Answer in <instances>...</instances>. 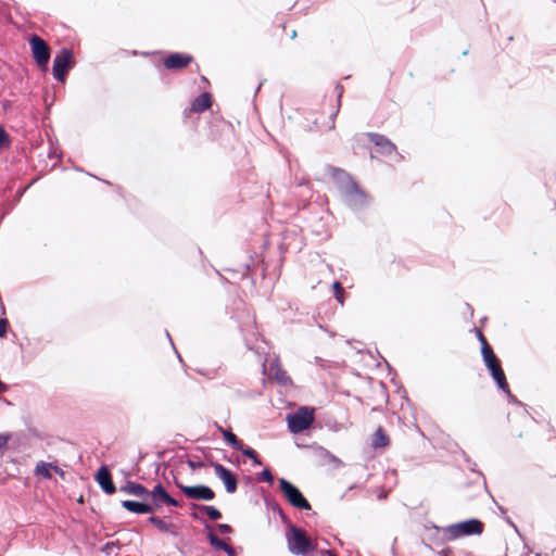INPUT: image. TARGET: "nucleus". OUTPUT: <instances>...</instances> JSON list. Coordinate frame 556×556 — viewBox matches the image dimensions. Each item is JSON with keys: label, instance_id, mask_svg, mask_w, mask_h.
Segmentation results:
<instances>
[{"label": "nucleus", "instance_id": "49", "mask_svg": "<svg viewBox=\"0 0 556 556\" xmlns=\"http://www.w3.org/2000/svg\"><path fill=\"white\" fill-rule=\"evenodd\" d=\"M261 89V85L257 86L255 92H257Z\"/></svg>", "mask_w": 556, "mask_h": 556}, {"label": "nucleus", "instance_id": "45", "mask_svg": "<svg viewBox=\"0 0 556 556\" xmlns=\"http://www.w3.org/2000/svg\"><path fill=\"white\" fill-rule=\"evenodd\" d=\"M500 513L506 514V509L503 506L497 505Z\"/></svg>", "mask_w": 556, "mask_h": 556}, {"label": "nucleus", "instance_id": "10", "mask_svg": "<svg viewBox=\"0 0 556 556\" xmlns=\"http://www.w3.org/2000/svg\"><path fill=\"white\" fill-rule=\"evenodd\" d=\"M148 497H151L152 504L155 509L162 508V506L168 505L174 507H180L181 504L179 501L174 498L165 489L162 483H156L151 491L148 493Z\"/></svg>", "mask_w": 556, "mask_h": 556}, {"label": "nucleus", "instance_id": "11", "mask_svg": "<svg viewBox=\"0 0 556 556\" xmlns=\"http://www.w3.org/2000/svg\"><path fill=\"white\" fill-rule=\"evenodd\" d=\"M215 475L223 481L227 493H235L238 489V480L233 472L219 463H211Z\"/></svg>", "mask_w": 556, "mask_h": 556}, {"label": "nucleus", "instance_id": "14", "mask_svg": "<svg viewBox=\"0 0 556 556\" xmlns=\"http://www.w3.org/2000/svg\"><path fill=\"white\" fill-rule=\"evenodd\" d=\"M367 136L370 142H372L377 147L379 153L383 155H391L392 153H397L396 146L386 136L376 132H368Z\"/></svg>", "mask_w": 556, "mask_h": 556}, {"label": "nucleus", "instance_id": "31", "mask_svg": "<svg viewBox=\"0 0 556 556\" xmlns=\"http://www.w3.org/2000/svg\"><path fill=\"white\" fill-rule=\"evenodd\" d=\"M336 92H337V99H338V108L337 110L330 115V118L333 121V117L338 114V111H339V108H340V104H341V98H342V94H343V91H344V88L341 84H337L336 85Z\"/></svg>", "mask_w": 556, "mask_h": 556}, {"label": "nucleus", "instance_id": "39", "mask_svg": "<svg viewBox=\"0 0 556 556\" xmlns=\"http://www.w3.org/2000/svg\"><path fill=\"white\" fill-rule=\"evenodd\" d=\"M505 521L511 526L517 532H518V528L517 526L515 525V522L509 518V517H505Z\"/></svg>", "mask_w": 556, "mask_h": 556}, {"label": "nucleus", "instance_id": "26", "mask_svg": "<svg viewBox=\"0 0 556 556\" xmlns=\"http://www.w3.org/2000/svg\"><path fill=\"white\" fill-rule=\"evenodd\" d=\"M238 451H240L243 456L250 458L254 466L262 465L261 458L258 457L257 453L252 447L242 445V447L239 448Z\"/></svg>", "mask_w": 556, "mask_h": 556}, {"label": "nucleus", "instance_id": "43", "mask_svg": "<svg viewBox=\"0 0 556 556\" xmlns=\"http://www.w3.org/2000/svg\"><path fill=\"white\" fill-rule=\"evenodd\" d=\"M190 516H191V518L197 519V520H198V519H201L200 515H199L197 511H192V513L190 514Z\"/></svg>", "mask_w": 556, "mask_h": 556}, {"label": "nucleus", "instance_id": "42", "mask_svg": "<svg viewBox=\"0 0 556 556\" xmlns=\"http://www.w3.org/2000/svg\"><path fill=\"white\" fill-rule=\"evenodd\" d=\"M225 553L228 555V556H236L235 554V551L233 548L230 546V549H226Z\"/></svg>", "mask_w": 556, "mask_h": 556}, {"label": "nucleus", "instance_id": "23", "mask_svg": "<svg viewBox=\"0 0 556 556\" xmlns=\"http://www.w3.org/2000/svg\"><path fill=\"white\" fill-rule=\"evenodd\" d=\"M207 540L212 547L215 549L226 551L230 549V545L227 544L224 540L219 539L213 531L207 533Z\"/></svg>", "mask_w": 556, "mask_h": 556}, {"label": "nucleus", "instance_id": "41", "mask_svg": "<svg viewBox=\"0 0 556 556\" xmlns=\"http://www.w3.org/2000/svg\"><path fill=\"white\" fill-rule=\"evenodd\" d=\"M321 556H336L330 549L321 551Z\"/></svg>", "mask_w": 556, "mask_h": 556}, {"label": "nucleus", "instance_id": "38", "mask_svg": "<svg viewBox=\"0 0 556 556\" xmlns=\"http://www.w3.org/2000/svg\"><path fill=\"white\" fill-rule=\"evenodd\" d=\"M52 470H53L55 473H58L62 479H64V478H65V471H64L62 468H60L58 465H53V464H52Z\"/></svg>", "mask_w": 556, "mask_h": 556}, {"label": "nucleus", "instance_id": "33", "mask_svg": "<svg viewBox=\"0 0 556 556\" xmlns=\"http://www.w3.org/2000/svg\"><path fill=\"white\" fill-rule=\"evenodd\" d=\"M11 439L10 433H0V452L3 451Z\"/></svg>", "mask_w": 556, "mask_h": 556}, {"label": "nucleus", "instance_id": "29", "mask_svg": "<svg viewBox=\"0 0 556 556\" xmlns=\"http://www.w3.org/2000/svg\"><path fill=\"white\" fill-rule=\"evenodd\" d=\"M257 482H267L268 484L274 483V476L269 468H264L261 472L256 473Z\"/></svg>", "mask_w": 556, "mask_h": 556}, {"label": "nucleus", "instance_id": "19", "mask_svg": "<svg viewBox=\"0 0 556 556\" xmlns=\"http://www.w3.org/2000/svg\"><path fill=\"white\" fill-rule=\"evenodd\" d=\"M264 503L268 509H271L274 513H276L279 516L282 523L290 526V520H289L288 516L285 514V511L281 508V506L279 505V503L274 497H270V496L264 497Z\"/></svg>", "mask_w": 556, "mask_h": 556}, {"label": "nucleus", "instance_id": "22", "mask_svg": "<svg viewBox=\"0 0 556 556\" xmlns=\"http://www.w3.org/2000/svg\"><path fill=\"white\" fill-rule=\"evenodd\" d=\"M218 430L222 432L224 440L228 445H230L235 450H239L242 447L243 443L237 438V435L231 431V429H224L223 427H218Z\"/></svg>", "mask_w": 556, "mask_h": 556}, {"label": "nucleus", "instance_id": "50", "mask_svg": "<svg viewBox=\"0 0 556 556\" xmlns=\"http://www.w3.org/2000/svg\"><path fill=\"white\" fill-rule=\"evenodd\" d=\"M535 556H542V554L541 553H535Z\"/></svg>", "mask_w": 556, "mask_h": 556}, {"label": "nucleus", "instance_id": "44", "mask_svg": "<svg viewBox=\"0 0 556 556\" xmlns=\"http://www.w3.org/2000/svg\"><path fill=\"white\" fill-rule=\"evenodd\" d=\"M354 488H356V484L349 486L348 491L342 495V498H344L348 495V492L353 490Z\"/></svg>", "mask_w": 556, "mask_h": 556}, {"label": "nucleus", "instance_id": "34", "mask_svg": "<svg viewBox=\"0 0 556 556\" xmlns=\"http://www.w3.org/2000/svg\"><path fill=\"white\" fill-rule=\"evenodd\" d=\"M506 394L507 401L513 404L521 405V402L517 400V397L511 394L509 390V386L507 384L506 391H503Z\"/></svg>", "mask_w": 556, "mask_h": 556}, {"label": "nucleus", "instance_id": "37", "mask_svg": "<svg viewBox=\"0 0 556 556\" xmlns=\"http://www.w3.org/2000/svg\"><path fill=\"white\" fill-rule=\"evenodd\" d=\"M8 325L9 323L5 318H0V338L5 334Z\"/></svg>", "mask_w": 556, "mask_h": 556}, {"label": "nucleus", "instance_id": "28", "mask_svg": "<svg viewBox=\"0 0 556 556\" xmlns=\"http://www.w3.org/2000/svg\"><path fill=\"white\" fill-rule=\"evenodd\" d=\"M119 548H121V545H119L118 541H111V542H106L102 546L101 552L108 556L112 555L113 553H115V555H117Z\"/></svg>", "mask_w": 556, "mask_h": 556}, {"label": "nucleus", "instance_id": "8", "mask_svg": "<svg viewBox=\"0 0 556 556\" xmlns=\"http://www.w3.org/2000/svg\"><path fill=\"white\" fill-rule=\"evenodd\" d=\"M174 483L188 500L210 502L216 496L214 490L206 484L185 485L176 477Z\"/></svg>", "mask_w": 556, "mask_h": 556}, {"label": "nucleus", "instance_id": "40", "mask_svg": "<svg viewBox=\"0 0 556 556\" xmlns=\"http://www.w3.org/2000/svg\"><path fill=\"white\" fill-rule=\"evenodd\" d=\"M8 390V386L0 379V393H3Z\"/></svg>", "mask_w": 556, "mask_h": 556}, {"label": "nucleus", "instance_id": "30", "mask_svg": "<svg viewBox=\"0 0 556 556\" xmlns=\"http://www.w3.org/2000/svg\"><path fill=\"white\" fill-rule=\"evenodd\" d=\"M11 144V139L9 134L5 131L3 127L0 126V150L9 148Z\"/></svg>", "mask_w": 556, "mask_h": 556}, {"label": "nucleus", "instance_id": "2", "mask_svg": "<svg viewBox=\"0 0 556 556\" xmlns=\"http://www.w3.org/2000/svg\"><path fill=\"white\" fill-rule=\"evenodd\" d=\"M435 528L442 531L444 540L455 541L465 536L480 535L484 530V525L478 518H470L446 527Z\"/></svg>", "mask_w": 556, "mask_h": 556}, {"label": "nucleus", "instance_id": "20", "mask_svg": "<svg viewBox=\"0 0 556 556\" xmlns=\"http://www.w3.org/2000/svg\"><path fill=\"white\" fill-rule=\"evenodd\" d=\"M189 506L192 509H201V510H203L206 514V516L208 517L210 520L216 521V520L222 518V513L215 506L200 505V504H195V503H190Z\"/></svg>", "mask_w": 556, "mask_h": 556}, {"label": "nucleus", "instance_id": "3", "mask_svg": "<svg viewBox=\"0 0 556 556\" xmlns=\"http://www.w3.org/2000/svg\"><path fill=\"white\" fill-rule=\"evenodd\" d=\"M288 548L293 555L306 556L316 548L315 543L307 536L304 530L290 523L287 534Z\"/></svg>", "mask_w": 556, "mask_h": 556}, {"label": "nucleus", "instance_id": "32", "mask_svg": "<svg viewBox=\"0 0 556 556\" xmlns=\"http://www.w3.org/2000/svg\"><path fill=\"white\" fill-rule=\"evenodd\" d=\"M476 333H477V339L481 343V354L483 353L484 348H486L488 350H493L491 348V345L488 343V341H486L485 337L483 336V333L481 332V330L476 329Z\"/></svg>", "mask_w": 556, "mask_h": 556}, {"label": "nucleus", "instance_id": "46", "mask_svg": "<svg viewBox=\"0 0 556 556\" xmlns=\"http://www.w3.org/2000/svg\"><path fill=\"white\" fill-rule=\"evenodd\" d=\"M466 307L470 311V314H473V308L470 304L466 303Z\"/></svg>", "mask_w": 556, "mask_h": 556}, {"label": "nucleus", "instance_id": "15", "mask_svg": "<svg viewBox=\"0 0 556 556\" xmlns=\"http://www.w3.org/2000/svg\"><path fill=\"white\" fill-rule=\"evenodd\" d=\"M121 505L124 509L134 514L146 515L154 513V506L146 502L125 500L122 501Z\"/></svg>", "mask_w": 556, "mask_h": 556}, {"label": "nucleus", "instance_id": "6", "mask_svg": "<svg viewBox=\"0 0 556 556\" xmlns=\"http://www.w3.org/2000/svg\"><path fill=\"white\" fill-rule=\"evenodd\" d=\"M279 490L288 503L296 509L311 510L312 506L301 490L285 478L278 479Z\"/></svg>", "mask_w": 556, "mask_h": 556}, {"label": "nucleus", "instance_id": "25", "mask_svg": "<svg viewBox=\"0 0 556 556\" xmlns=\"http://www.w3.org/2000/svg\"><path fill=\"white\" fill-rule=\"evenodd\" d=\"M271 370H274V378L278 383H280L282 386H288V384L292 383L291 378L280 367H278V366L276 368L271 367Z\"/></svg>", "mask_w": 556, "mask_h": 556}, {"label": "nucleus", "instance_id": "21", "mask_svg": "<svg viewBox=\"0 0 556 556\" xmlns=\"http://www.w3.org/2000/svg\"><path fill=\"white\" fill-rule=\"evenodd\" d=\"M389 437L388 434L384 432V430L379 427L376 432L372 434V439H371V445L374 448H381V447H386L387 445H389Z\"/></svg>", "mask_w": 556, "mask_h": 556}, {"label": "nucleus", "instance_id": "4", "mask_svg": "<svg viewBox=\"0 0 556 556\" xmlns=\"http://www.w3.org/2000/svg\"><path fill=\"white\" fill-rule=\"evenodd\" d=\"M315 408L301 406L294 413L287 415V426L291 433L298 434L308 429L314 422Z\"/></svg>", "mask_w": 556, "mask_h": 556}, {"label": "nucleus", "instance_id": "12", "mask_svg": "<svg viewBox=\"0 0 556 556\" xmlns=\"http://www.w3.org/2000/svg\"><path fill=\"white\" fill-rule=\"evenodd\" d=\"M94 480L105 494L112 495L116 492V486L112 479V475L105 465L100 466V468L97 470L94 473Z\"/></svg>", "mask_w": 556, "mask_h": 556}, {"label": "nucleus", "instance_id": "13", "mask_svg": "<svg viewBox=\"0 0 556 556\" xmlns=\"http://www.w3.org/2000/svg\"><path fill=\"white\" fill-rule=\"evenodd\" d=\"M193 58L191 54L182 53V52H172L164 59V66L167 70H181L187 67Z\"/></svg>", "mask_w": 556, "mask_h": 556}, {"label": "nucleus", "instance_id": "48", "mask_svg": "<svg viewBox=\"0 0 556 556\" xmlns=\"http://www.w3.org/2000/svg\"><path fill=\"white\" fill-rule=\"evenodd\" d=\"M201 520L205 523V527H206L207 529H210V525H208L207 522H205V520H203V519H201Z\"/></svg>", "mask_w": 556, "mask_h": 556}, {"label": "nucleus", "instance_id": "7", "mask_svg": "<svg viewBox=\"0 0 556 556\" xmlns=\"http://www.w3.org/2000/svg\"><path fill=\"white\" fill-rule=\"evenodd\" d=\"M482 355L483 363L489 370L491 377L493 378L496 387L501 391H506L507 389V379L506 375L502 368L501 361L495 355L493 350H488L484 348Z\"/></svg>", "mask_w": 556, "mask_h": 556}, {"label": "nucleus", "instance_id": "47", "mask_svg": "<svg viewBox=\"0 0 556 556\" xmlns=\"http://www.w3.org/2000/svg\"><path fill=\"white\" fill-rule=\"evenodd\" d=\"M296 37V31L295 30H292L291 33V38H295Z\"/></svg>", "mask_w": 556, "mask_h": 556}, {"label": "nucleus", "instance_id": "27", "mask_svg": "<svg viewBox=\"0 0 556 556\" xmlns=\"http://www.w3.org/2000/svg\"><path fill=\"white\" fill-rule=\"evenodd\" d=\"M332 291H333V295H334V299L337 300V302L339 304L343 305L345 291H344L342 283L340 281L336 280L332 283Z\"/></svg>", "mask_w": 556, "mask_h": 556}, {"label": "nucleus", "instance_id": "36", "mask_svg": "<svg viewBox=\"0 0 556 556\" xmlns=\"http://www.w3.org/2000/svg\"><path fill=\"white\" fill-rule=\"evenodd\" d=\"M217 529L223 534L231 533L232 532V528L228 523H218L217 525Z\"/></svg>", "mask_w": 556, "mask_h": 556}, {"label": "nucleus", "instance_id": "16", "mask_svg": "<svg viewBox=\"0 0 556 556\" xmlns=\"http://www.w3.org/2000/svg\"><path fill=\"white\" fill-rule=\"evenodd\" d=\"M147 521L152 523L161 532L167 533L174 538L179 535V529L175 523L167 522L155 515H151Z\"/></svg>", "mask_w": 556, "mask_h": 556}, {"label": "nucleus", "instance_id": "51", "mask_svg": "<svg viewBox=\"0 0 556 556\" xmlns=\"http://www.w3.org/2000/svg\"><path fill=\"white\" fill-rule=\"evenodd\" d=\"M441 556H446V555L441 554Z\"/></svg>", "mask_w": 556, "mask_h": 556}, {"label": "nucleus", "instance_id": "35", "mask_svg": "<svg viewBox=\"0 0 556 556\" xmlns=\"http://www.w3.org/2000/svg\"><path fill=\"white\" fill-rule=\"evenodd\" d=\"M187 465L192 470L204 467V463L202 460L194 462L192 459H188Z\"/></svg>", "mask_w": 556, "mask_h": 556}, {"label": "nucleus", "instance_id": "17", "mask_svg": "<svg viewBox=\"0 0 556 556\" xmlns=\"http://www.w3.org/2000/svg\"><path fill=\"white\" fill-rule=\"evenodd\" d=\"M119 491L141 498H148L149 493V490L143 484L130 480L122 485Z\"/></svg>", "mask_w": 556, "mask_h": 556}, {"label": "nucleus", "instance_id": "24", "mask_svg": "<svg viewBox=\"0 0 556 556\" xmlns=\"http://www.w3.org/2000/svg\"><path fill=\"white\" fill-rule=\"evenodd\" d=\"M52 464L46 462H39L35 467V473L45 479H51Z\"/></svg>", "mask_w": 556, "mask_h": 556}, {"label": "nucleus", "instance_id": "1", "mask_svg": "<svg viewBox=\"0 0 556 556\" xmlns=\"http://www.w3.org/2000/svg\"><path fill=\"white\" fill-rule=\"evenodd\" d=\"M337 186L341 202L353 212H361L369 205V195L343 169L328 166Z\"/></svg>", "mask_w": 556, "mask_h": 556}, {"label": "nucleus", "instance_id": "18", "mask_svg": "<svg viewBox=\"0 0 556 556\" xmlns=\"http://www.w3.org/2000/svg\"><path fill=\"white\" fill-rule=\"evenodd\" d=\"M212 105V96L208 92H203L194 98L191 102V111L202 113L210 109Z\"/></svg>", "mask_w": 556, "mask_h": 556}, {"label": "nucleus", "instance_id": "9", "mask_svg": "<svg viewBox=\"0 0 556 556\" xmlns=\"http://www.w3.org/2000/svg\"><path fill=\"white\" fill-rule=\"evenodd\" d=\"M29 46L36 64L41 71H46L51 56L49 45L38 35H33L29 38Z\"/></svg>", "mask_w": 556, "mask_h": 556}, {"label": "nucleus", "instance_id": "5", "mask_svg": "<svg viewBox=\"0 0 556 556\" xmlns=\"http://www.w3.org/2000/svg\"><path fill=\"white\" fill-rule=\"evenodd\" d=\"M74 51L71 48H62L53 59L52 76L55 80L64 83L67 73L75 66Z\"/></svg>", "mask_w": 556, "mask_h": 556}]
</instances>
